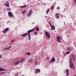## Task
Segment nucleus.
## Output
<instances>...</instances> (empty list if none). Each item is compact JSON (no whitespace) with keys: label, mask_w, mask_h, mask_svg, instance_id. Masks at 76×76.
I'll return each mask as SVG.
<instances>
[{"label":"nucleus","mask_w":76,"mask_h":76,"mask_svg":"<svg viewBox=\"0 0 76 76\" xmlns=\"http://www.w3.org/2000/svg\"><path fill=\"white\" fill-rule=\"evenodd\" d=\"M75 4H76V0H75Z\"/></svg>","instance_id":"nucleus-37"},{"label":"nucleus","mask_w":76,"mask_h":76,"mask_svg":"<svg viewBox=\"0 0 76 76\" xmlns=\"http://www.w3.org/2000/svg\"><path fill=\"white\" fill-rule=\"evenodd\" d=\"M20 62V61H15L13 62V64L14 65H16L19 64V63Z\"/></svg>","instance_id":"nucleus-2"},{"label":"nucleus","mask_w":76,"mask_h":76,"mask_svg":"<svg viewBox=\"0 0 76 76\" xmlns=\"http://www.w3.org/2000/svg\"><path fill=\"white\" fill-rule=\"evenodd\" d=\"M26 54H27V55H28V56H30L31 53H30L29 52H27L26 53Z\"/></svg>","instance_id":"nucleus-21"},{"label":"nucleus","mask_w":76,"mask_h":76,"mask_svg":"<svg viewBox=\"0 0 76 76\" xmlns=\"http://www.w3.org/2000/svg\"><path fill=\"white\" fill-rule=\"evenodd\" d=\"M40 72V70L37 69L36 70V73H38V72Z\"/></svg>","instance_id":"nucleus-14"},{"label":"nucleus","mask_w":76,"mask_h":76,"mask_svg":"<svg viewBox=\"0 0 76 76\" xmlns=\"http://www.w3.org/2000/svg\"><path fill=\"white\" fill-rule=\"evenodd\" d=\"M24 11H25H25H26V10H24Z\"/></svg>","instance_id":"nucleus-45"},{"label":"nucleus","mask_w":76,"mask_h":76,"mask_svg":"<svg viewBox=\"0 0 76 76\" xmlns=\"http://www.w3.org/2000/svg\"><path fill=\"white\" fill-rule=\"evenodd\" d=\"M30 32H31V31H30V30H28V35H30Z\"/></svg>","instance_id":"nucleus-25"},{"label":"nucleus","mask_w":76,"mask_h":76,"mask_svg":"<svg viewBox=\"0 0 76 76\" xmlns=\"http://www.w3.org/2000/svg\"><path fill=\"white\" fill-rule=\"evenodd\" d=\"M70 68L73 69V64H70Z\"/></svg>","instance_id":"nucleus-18"},{"label":"nucleus","mask_w":76,"mask_h":76,"mask_svg":"<svg viewBox=\"0 0 76 76\" xmlns=\"http://www.w3.org/2000/svg\"><path fill=\"white\" fill-rule=\"evenodd\" d=\"M8 15L10 17H11V16H13V15L11 12H9Z\"/></svg>","instance_id":"nucleus-13"},{"label":"nucleus","mask_w":76,"mask_h":76,"mask_svg":"<svg viewBox=\"0 0 76 76\" xmlns=\"http://www.w3.org/2000/svg\"><path fill=\"white\" fill-rule=\"evenodd\" d=\"M22 13H25V12L23 11L22 12Z\"/></svg>","instance_id":"nucleus-43"},{"label":"nucleus","mask_w":76,"mask_h":76,"mask_svg":"<svg viewBox=\"0 0 76 76\" xmlns=\"http://www.w3.org/2000/svg\"><path fill=\"white\" fill-rule=\"evenodd\" d=\"M57 9H60V8H59V7H57Z\"/></svg>","instance_id":"nucleus-39"},{"label":"nucleus","mask_w":76,"mask_h":76,"mask_svg":"<svg viewBox=\"0 0 76 76\" xmlns=\"http://www.w3.org/2000/svg\"><path fill=\"white\" fill-rule=\"evenodd\" d=\"M2 74H3V75H4V74H5V73L4 72H3L2 73Z\"/></svg>","instance_id":"nucleus-42"},{"label":"nucleus","mask_w":76,"mask_h":76,"mask_svg":"<svg viewBox=\"0 0 76 76\" xmlns=\"http://www.w3.org/2000/svg\"><path fill=\"white\" fill-rule=\"evenodd\" d=\"M66 73L67 76H68L69 75V69H66Z\"/></svg>","instance_id":"nucleus-8"},{"label":"nucleus","mask_w":76,"mask_h":76,"mask_svg":"<svg viewBox=\"0 0 76 76\" xmlns=\"http://www.w3.org/2000/svg\"><path fill=\"white\" fill-rule=\"evenodd\" d=\"M9 31V29L8 28H7L4 31H3V32L4 34H6Z\"/></svg>","instance_id":"nucleus-4"},{"label":"nucleus","mask_w":76,"mask_h":76,"mask_svg":"<svg viewBox=\"0 0 76 76\" xmlns=\"http://www.w3.org/2000/svg\"><path fill=\"white\" fill-rule=\"evenodd\" d=\"M72 57L73 58V59L74 61H75V56H72Z\"/></svg>","instance_id":"nucleus-19"},{"label":"nucleus","mask_w":76,"mask_h":76,"mask_svg":"<svg viewBox=\"0 0 76 76\" xmlns=\"http://www.w3.org/2000/svg\"><path fill=\"white\" fill-rule=\"evenodd\" d=\"M60 39H61V37L60 36H58L57 38V41L58 42H61Z\"/></svg>","instance_id":"nucleus-5"},{"label":"nucleus","mask_w":76,"mask_h":76,"mask_svg":"<svg viewBox=\"0 0 76 76\" xmlns=\"http://www.w3.org/2000/svg\"><path fill=\"white\" fill-rule=\"evenodd\" d=\"M36 31H39V28H38V27H37L36 28Z\"/></svg>","instance_id":"nucleus-22"},{"label":"nucleus","mask_w":76,"mask_h":76,"mask_svg":"<svg viewBox=\"0 0 76 76\" xmlns=\"http://www.w3.org/2000/svg\"><path fill=\"white\" fill-rule=\"evenodd\" d=\"M32 14V10H30L29 12V13L28 14V17H29L30 15H31V14Z\"/></svg>","instance_id":"nucleus-6"},{"label":"nucleus","mask_w":76,"mask_h":76,"mask_svg":"<svg viewBox=\"0 0 76 76\" xmlns=\"http://www.w3.org/2000/svg\"><path fill=\"white\" fill-rule=\"evenodd\" d=\"M2 58V56L1 55H0V58Z\"/></svg>","instance_id":"nucleus-36"},{"label":"nucleus","mask_w":76,"mask_h":76,"mask_svg":"<svg viewBox=\"0 0 76 76\" xmlns=\"http://www.w3.org/2000/svg\"><path fill=\"white\" fill-rule=\"evenodd\" d=\"M55 61V58H52L51 61H50V63H51V62H52L53 63V62H54V61Z\"/></svg>","instance_id":"nucleus-10"},{"label":"nucleus","mask_w":76,"mask_h":76,"mask_svg":"<svg viewBox=\"0 0 76 76\" xmlns=\"http://www.w3.org/2000/svg\"><path fill=\"white\" fill-rule=\"evenodd\" d=\"M67 50L68 51L70 52L71 51H72V48H71V47H69L67 48Z\"/></svg>","instance_id":"nucleus-7"},{"label":"nucleus","mask_w":76,"mask_h":76,"mask_svg":"<svg viewBox=\"0 0 76 76\" xmlns=\"http://www.w3.org/2000/svg\"><path fill=\"white\" fill-rule=\"evenodd\" d=\"M7 11H10V10H11V9L10 8H8L7 9Z\"/></svg>","instance_id":"nucleus-28"},{"label":"nucleus","mask_w":76,"mask_h":76,"mask_svg":"<svg viewBox=\"0 0 76 76\" xmlns=\"http://www.w3.org/2000/svg\"><path fill=\"white\" fill-rule=\"evenodd\" d=\"M26 7V5H24L23 6H21L20 7Z\"/></svg>","instance_id":"nucleus-27"},{"label":"nucleus","mask_w":76,"mask_h":76,"mask_svg":"<svg viewBox=\"0 0 76 76\" xmlns=\"http://www.w3.org/2000/svg\"><path fill=\"white\" fill-rule=\"evenodd\" d=\"M15 40H12L11 41V42H12V43H13V42H15Z\"/></svg>","instance_id":"nucleus-29"},{"label":"nucleus","mask_w":76,"mask_h":76,"mask_svg":"<svg viewBox=\"0 0 76 76\" xmlns=\"http://www.w3.org/2000/svg\"><path fill=\"white\" fill-rule=\"evenodd\" d=\"M35 28H34L33 29L30 30L29 31H30V32H33V31H35Z\"/></svg>","instance_id":"nucleus-16"},{"label":"nucleus","mask_w":76,"mask_h":76,"mask_svg":"<svg viewBox=\"0 0 76 76\" xmlns=\"http://www.w3.org/2000/svg\"><path fill=\"white\" fill-rule=\"evenodd\" d=\"M45 34L48 38H50V34L49 32H46Z\"/></svg>","instance_id":"nucleus-1"},{"label":"nucleus","mask_w":76,"mask_h":76,"mask_svg":"<svg viewBox=\"0 0 76 76\" xmlns=\"http://www.w3.org/2000/svg\"><path fill=\"white\" fill-rule=\"evenodd\" d=\"M9 50L8 48H5L3 50Z\"/></svg>","instance_id":"nucleus-26"},{"label":"nucleus","mask_w":76,"mask_h":76,"mask_svg":"<svg viewBox=\"0 0 76 76\" xmlns=\"http://www.w3.org/2000/svg\"><path fill=\"white\" fill-rule=\"evenodd\" d=\"M57 19H58L60 17V16L59 15V14H58V13L56 14L55 15Z\"/></svg>","instance_id":"nucleus-12"},{"label":"nucleus","mask_w":76,"mask_h":76,"mask_svg":"<svg viewBox=\"0 0 76 76\" xmlns=\"http://www.w3.org/2000/svg\"><path fill=\"white\" fill-rule=\"evenodd\" d=\"M25 60V58H22V60L20 61V63H22L23 61Z\"/></svg>","instance_id":"nucleus-20"},{"label":"nucleus","mask_w":76,"mask_h":76,"mask_svg":"<svg viewBox=\"0 0 76 76\" xmlns=\"http://www.w3.org/2000/svg\"><path fill=\"white\" fill-rule=\"evenodd\" d=\"M28 35V33H26L25 34H23V35L22 36V37H26V35Z\"/></svg>","instance_id":"nucleus-9"},{"label":"nucleus","mask_w":76,"mask_h":76,"mask_svg":"<svg viewBox=\"0 0 76 76\" xmlns=\"http://www.w3.org/2000/svg\"><path fill=\"white\" fill-rule=\"evenodd\" d=\"M31 35H28V39L29 41L31 40Z\"/></svg>","instance_id":"nucleus-17"},{"label":"nucleus","mask_w":76,"mask_h":76,"mask_svg":"<svg viewBox=\"0 0 76 76\" xmlns=\"http://www.w3.org/2000/svg\"><path fill=\"white\" fill-rule=\"evenodd\" d=\"M50 25L51 26V29L52 31H54V30H55V29H56L55 26H52L51 23H50Z\"/></svg>","instance_id":"nucleus-3"},{"label":"nucleus","mask_w":76,"mask_h":76,"mask_svg":"<svg viewBox=\"0 0 76 76\" xmlns=\"http://www.w3.org/2000/svg\"><path fill=\"white\" fill-rule=\"evenodd\" d=\"M49 9H48L47 10V11H46V14H47V15H48V13H49Z\"/></svg>","instance_id":"nucleus-23"},{"label":"nucleus","mask_w":76,"mask_h":76,"mask_svg":"<svg viewBox=\"0 0 76 76\" xmlns=\"http://www.w3.org/2000/svg\"><path fill=\"white\" fill-rule=\"evenodd\" d=\"M15 76H18V74H16L15 75Z\"/></svg>","instance_id":"nucleus-40"},{"label":"nucleus","mask_w":76,"mask_h":76,"mask_svg":"<svg viewBox=\"0 0 76 76\" xmlns=\"http://www.w3.org/2000/svg\"><path fill=\"white\" fill-rule=\"evenodd\" d=\"M75 76H76V75H75Z\"/></svg>","instance_id":"nucleus-46"},{"label":"nucleus","mask_w":76,"mask_h":76,"mask_svg":"<svg viewBox=\"0 0 76 76\" xmlns=\"http://www.w3.org/2000/svg\"><path fill=\"white\" fill-rule=\"evenodd\" d=\"M66 54H64V56H66Z\"/></svg>","instance_id":"nucleus-41"},{"label":"nucleus","mask_w":76,"mask_h":76,"mask_svg":"<svg viewBox=\"0 0 76 76\" xmlns=\"http://www.w3.org/2000/svg\"><path fill=\"white\" fill-rule=\"evenodd\" d=\"M69 60H72V57H70Z\"/></svg>","instance_id":"nucleus-35"},{"label":"nucleus","mask_w":76,"mask_h":76,"mask_svg":"<svg viewBox=\"0 0 76 76\" xmlns=\"http://www.w3.org/2000/svg\"><path fill=\"white\" fill-rule=\"evenodd\" d=\"M37 34H38L37 33V32L35 31L34 32V35H37Z\"/></svg>","instance_id":"nucleus-30"},{"label":"nucleus","mask_w":76,"mask_h":76,"mask_svg":"<svg viewBox=\"0 0 76 76\" xmlns=\"http://www.w3.org/2000/svg\"><path fill=\"white\" fill-rule=\"evenodd\" d=\"M30 63H33V61L31 59H30Z\"/></svg>","instance_id":"nucleus-24"},{"label":"nucleus","mask_w":76,"mask_h":76,"mask_svg":"<svg viewBox=\"0 0 76 76\" xmlns=\"http://www.w3.org/2000/svg\"><path fill=\"white\" fill-rule=\"evenodd\" d=\"M69 53H70V52H69V51H68V53L66 52V54H69Z\"/></svg>","instance_id":"nucleus-34"},{"label":"nucleus","mask_w":76,"mask_h":76,"mask_svg":"<svg viewBox=\"0 0 76 76\" xmlns=\"http://www.w3.org/2000/svg\"><path fill=\"white\" fill-rule=\"evenodd\" d=\"M53 8H54V6H52L51 8H50V9L51 10H52V9H53Z\"/></svg>","instance_id":"nucleus-31"},{"label":"nucleus","mask_w":76,"mask_h":76,"mask_svg":"<svg viewBox=\"0 0 76 76\" xmlns=\"http://www.w3.org/2000/svg\"><path fill=\"white\" fill-rule=\"evenodd\" d=\"M4 70H5V69H4L2 68H0V71H4Z\"/></svg>","instance_id":"nucleus-15"},{"label":"nucleus","mask_w":76,"mask_h":76,"mask_svg":"<svg viewBox=\"0 0 76 76\" xmlns=\"http://www.w3.org/2000/svg\"><path fill=\"white\" fill-rule=\"evenodd\" d=\"M9 48V49H10V48H11V46H10L9 47V48Z\"/></svg>","instance_id":"nucleus-38"},{"label":"nucleus","mask_w":76,"mask_h":76,"mask_svg":"<svg viewBox=\"0 0 76 76\" xmlns=\"http://www.w3.org/2000/svg\"><path fill=\"white\" fill-rule=\"evenodd\" d=\"M24 76L23 75H22L21 76Z\"/></svg>","instance_id":"nucleus-44"},{"label":"nucleus","mask_w":76,"mask_h":76,"mask_svg":"<svg viewBox=\"0 0 76 76\" xmlns=\"http://www.w3.org/2000/svg\"><path fill=\"white\" fill-rule=\"evenodd\" d=\"M5 6L8 7H9V2H7L5 4Z\"/></svg>","instance_id":"nucleus-11"},{"label":"nucleus","mask_w":76,"mask_h":76,"mask_svg":"<svg viewBox=\"0 0 76 76\" xmlns=\"http://www.w3.org/2000/svg\"><path fill=\"white\" fill-rule=\"evenodd\" d=\"M35 64H38V62H37V61H35Z\"/></svg>","instance_id":"nucleus-33"},{"label":"nucleus","mask_w":76,"mask_h":76,"mask_svg":"<svg viewBox=\"0 0 76 76\" xmlns=\"http://www.w3.org/2000/svg\"><path fill=\"white\" fill-rule=\"evenodd\" d=\"M69 63H70V64H71V63H72V60H69Z\"/></svg>","instance_id":"nucleus-32"}]
</instances>
